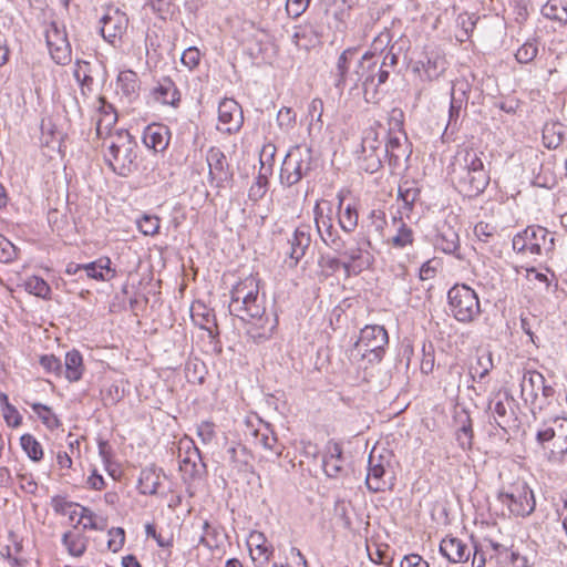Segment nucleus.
<instances>
[{"label": "nucleus", "instance_id": "f8f14e48", "mask_svg": "<svg viewBox=\"0 0 567 567\" xmlns=\"http://www.w3.org/2000/svg\"><path fill=\"white\" fill-rule=\"evenodd\" d=\"M217 128L228 134L236 133L244 123L241 106L234 99H224L218 105Z\"/></svg>", "mask_w": 567, "mask_h": 567}, {"label": "nucleus", "instance_id": "c85d7f7f", "mask_svg": "<svg viewBox=\"0 0 567 567\" xmlns=\"http://www.w3.org/2000/svg\"><path fill=\"white\" fill-rule=\"evenodd\" d=\"M291 41L297 48L309 50L319 42V35L311 25H300L295 28Z\"/></svg>", "mask_w": 567, "mask_h": 567}, {"label": "nucleus", "instance_id": "0eeeda50", "mask_svg": "<svg viewBox=\"0 0 567 567\" xmlns=\"http://www.w3.org/2000/svg\"><path fill=\"white\" fill-rule=\"evenodd\" d=\"M388 343L389 336L385 328L379 324H371L365 326L361 330L353 350L370 363L380 362Z\"/></svg>", "mask_w": 567, "mask_h": 567}, {"label": "nucleus", "instance_id": "dca6fc26", "mask_svg": "<svg viewBox=\"0 0 567 567\" xmlns=\"http://www.w3.org/2000/svg\"><path fill=\"white\" fill-rule=\"evenodd\" d=\"M128 19L125 13L120 10H113L104 14L101 19V34L109 43L114 44L116 39H120L127 28Z\"/></svg>", "mask_w": 567, "mask_h": 567}, {"label": "nucleus", "instance_id": "aec40b11", "mask_svg": "<svg viewBox=\"0 0 567 567\" xmlns=\"http://www.w3.org/2000/svg\"><path fill=\"white\" fill-rule=\"evenodd\" d=\"M344 458L342 456V447L339 443L330 442L327 446V454L322 460V467L327 476L338 477L344 471Z\"/></svg>", "mask_w": 567, "mask_h": 567}, {"label": "nucleus", "instance_id": "9d476101", "mask_svg": "<svg viewBox=\"0 0 567 567\" xmlns=\"http://www.w3.org/2000/svg\"><path fill=\"white\" fill-rule=\"evenodd\" d=\"M498 499L515 516L524 517L535 509L533 491L525 483L514 486L511 492H501Z\"/></svg>", "mask_w": 567, "mask_h": 567}, {"label": "nucleus", "instance_id": "3c124183", "mask_svg": "<svg viewBox=\"0 0 567 567\" xmlns=\"http://www.w3.org/2000/svg\"><path fill=\"white\" fill-rule=\"evenodd\" d=\"M110 112L103 114L96 122V134L102 137L103 134H109L111 127L116 123L117 115L112 105H109Z\"/></svg>", "mask_w": 567, "mask_h": 567}, {"label": "nucleus", "instance_id": "5fc2aeb1", "mask_svg": "<svg viewBox=\"0 0 567 567\" xmlns=\"http://www.w3.org/2000/svg\"><path fill=\"white\" fill-rule=\"evenodd\" d=\"M474 234L482 243H489L496 235V226L488 223L480 221L474 227Z\"/></svg>", "mask_w": 567, "mask_h": 567}, {"label": "nucleus", "instance_id": "0e129e2a", "mask_svg": "<svg viewBox=\"0 0 567 567\" xmlns=\"http://www.w3.org/2000/svg\"><path fill=\"white\" fill-rule=\"evenodd\" d=\"M420 190L415 187H399V197L402 199L404 207L411 209L417 199Z\"/></svg>", "mask_w": 567, "mask_h": 567}, {"label": "nucleus", "instance_id": "4468645a", "mask_svg": "<svg viewBox=\"0 0 567 567\" xmlns=\"http://www.w3.org/2000/svg\"><path fill=\"white\" fill-rule=\"evenodd\" d=\"M383 151L384 155L388 157L389 165L392 167L400 166L404 161H408L412 154L411 144L405 133H389V138Z\"/></svg>", "mask_w": 567, "mask_h": 567}, {"label": "nucleus", "instance_id": "72a5a7b5", "mask_svg": "<svg viewBox=\"0 0 567 567\" xmlns=\"http://www.w3.org/2000/svg\"><path fill=\"white\" fill-rule=\"evenodd\" d=\"M62 543L68 553L74 557H81L87 547V538L83 534L71 530L63 534Z\"/></svg>", "mask_w": 567, "mask_h": 567}, {"label": "nucleus", "instance_id": "c03bdc74", "mask_svg": "<svg viewBox=\"0 0 567 567\" xmlns=\"http://www.w3.org/2000/svg\"><path fill=\"white\" fill-rule=\"evenodd\" d=\"M25 290L42 299H50L51 288L42 278L33 276L25 280Z\"/></svg>", "mask_w": 567, "mask_h": 567}, {"label": "nucleus", "instance_id": "bf43d9fd", "mask_svg": "<svg viewBox=\"0 0 567 567\" xmlns=\"http://www.w3.org/2000/svg\"><path fill=\"white\" fill-rule=\"evenodd\" d=\"M478 18L474 14H468L466 12L458 14L457 17V25L462 29L463 35L468 39L475 29L476 22Z\"/></svg>", "mask_w": 567, "mask_h": 567}, {"label": "nucleus", "instance_id": "a18cd8bd", "mask_svg": "<svg viewBox=\"0 0 567 567\" xmlns=\"http://www.w3.org/2000/svg\"><path fill=\"white\" fill-rule=\"evenodd\" d=\"M437 247L446 254H454L458 248V235L451 228L441 233Z\"/></svg>", "mask_w": 567, "mask_h": 567}, {"label": "nucleus", "instance_id": "4c0bfd02", "mask_svg": "<svg viewBox=\"0 0 567 567\" xmlns=\"http://www.w3.org/2000/svg\"><path fill=\"white\" fill-rule=\"evenodd\" d=\"M545 378L537 371H528L524 374L522 382V393L529 390L530 395L536 399L538 395L539 388L543 386Z\"/></svg>", "mask_w": 567, "mask_h": 567}, {"label": "nucleus", "instance_id": "7ed1b4c3", "mask_svg": "<svg viewBox=\"0 0 567 567\" xmlns=\"http://www.w3.org/2000/svg\"><path fill=\"white\" fill-rule=\"evenodd\" d=\"M482 156V152L473 148H461L447 166L452 185L465 197H477L489 184V169L486 168Z\"/></svg>", "mask_w": 567, "mask_h": 567}, {"label": "nucleus", "instance_id": "8fccbe9b", "mask_svg": "<svg viewBox=\"0 0 567 567\" xmlns=\"http://www.w3.org/2000/svg\"><path fill=\"white\" fill-rule=\"evenodd\" d=\"M248 545L255 546L256 550H258L259 555L264 556L266 560L269 559V556L272 554V549L267 546L266 537L262 533L254 530L250 533L248 538Z\"/></svg>", "mask_w": 567, "mask_h": 567}, {"label": "nucleus", "instance_id": "7c9ffc66", "mask_svg": "<svg viewBox=\"0 0 567 567\" xmlns=\"http://www.w3.org/2000/svg\"><path fill=\"white\" fill-rule=\"evenodd\" d=\"M370 223L368 225V234L362 236V241L368 248L372 247L370 235L374 234L383 238V231L386 226L385 214L382 210L373 209L369 215Z\"/></svg>", "mask_w": 567, "mask_h": 567}, {"label": "nucleus", "instance_id": "4be33fe9", "mask_svg": "<svg viewBox=\"0 0 567 567\" xmlns=\"http://www.w3.org/2000/svg\"><path fill=\"white\" fill-rule=\"evenodd\" d=\"M384 475V465L380 460H375L373 454H370L368 474L365 478L367 487L373 493L384 491L388 486Z\"/></svg>", "mask_w": 567, "mask_h": 567}, {"label": "nucleus", "instance_id": "f704fd0d", "mask_svg": "<svg viewBox=\"0 0 567 567\" xmlns=\"http://www.w3.org/2000/svg\"><path fill=\"white\" fill-rule=\"evenodd\" d=\"M190 312L193 321L200 328L210 330V323L216 326L214 313L203 302H194Z\"/></svg>", "mask_w": 567, "mask_h": 567}, {"label": "nucleus", "instance_id": "680f3d73", "mask_svg": "<svg viewBox=\"0 0 567 567\" xmlns=\"http://www.w3.org/2000/svg\"><path fill=\"white\" fill-rule=\"evenodd\" d=\"M17 257V248L4 237H0V261L10 262Z\"/></svg>", "mask_w": 567, "mask_h": 567}, {"label": "nucleus", "instance_id": "052dcab7", "mask_svg": "<svg viewBox=\"0 0 567 567\" xmlns=\"http://www.w3.org/2000/svg\"><path fill=\"white\" fill-rule=\"evenodd\" d=\"M147 6L161 19H166V16L172 13L173 2L172 0H147Z\"/></svg>", "mask_w": 567, "mask_h": 567}, {"label": "nucleus", "instance_id": "f3484780", "mask_svg": "<svg viewBox=\"0 0 567 567\" xmlns=\"http://www.w3.org/2000/svg\"><path fill=\"white\" fill-rule=\"evenodd\" d=\"M316 225L318 233L322 239V241L333 249L337 252H341L344 249L346 243L338 235V231L334 229L331 219L329 217H324L322 212H319V206H316Z\"/></svg>", "mask_w": 567, "mask_h": 567}, {"label": "nucleus", "instance_id": "20e7f679", "mask_svg": "<svg viewBox=\"0 0 567 567\" xmlns=\"http://www.w3.org/2000/svg\"><path fill=\"white\" fill-rule=\"evenodd\" d=\"M110 138L106 162L114 173L126 177L137 169L136 142L127 131H118Z\"/></svg>", "mask_w": 567, "mask_h": 567}, {"label": "nucleus", "instance_id": "393cba45", "mask_svg": "<svg viewBox=\"0 0 567 567\" xmlns=\"http://www.w3.org/2000/svg\"><path fill=\"white\" fill-rule=\"evenodd\" d=\"M84 372L83 358L80 351L72 349L66 352L62 375L70 382L81 380Z\"/></svg>", "mask_w": 567, "mask_h": 567}, {"label": "nucleus", "instance_id": "ea45409f", "mask_svg": "<svg viewBox=\"0 0 567 567\" xmlns=\"http://www.w3.org/2000/svg\"><path fill=\"white\" fill-rule=\"evenodd\" d=\"M363 246H365V244H363L362 239L360 241H358V246L357 247H353V248H350L348 250H343L340 252L342 254L348 262H351V264H354V265H358L360 267L363 268V266H369L370 265V255L367 252V256H363V252L367 251Z\"/></svg>", "mask_w": 567, "mask_h": 567}, {"label": "nucleus", "instance_id": "49530a36", "mask_svg": "<svg viewBox=\"0 0 567 567\" xmlns=\"http://www.w3.org/2000/svg\"><path fill=\"white\" fill-rule=\"evenodd\" d=\"M456 440L458 442V445L463 450H471L473 445V426H472V420L466 414L465 421L462 423L461 427L457 431Z\"/></svg>", "mask_w": 567, "mask_h": 567}, {"label": "nucleus", "instance_id": "338daca9", "mask_svg": "<svg viewBox=\"0 0 567 567\" xmlns=\"http://www.w3.org/2000/svg\"><path fill=\"white\" fill-rule=\"evenodd\" d=\"M51 505L53 511L60 515H68L70 509L78 506L76 504L69 502L65 497L60 495L52 497Z\"/></svg>", "mask_w": 567, "mask_h": 567}, {"label": "nucleus", "instance_id": "1a4fd4ad", "mask_svg": "<svg viewBox=\"0 0 567 567\" xmlns=\"http://www.w3.org/2000/svg\"><path fill=\"white\" fill-rule=\"evenodd\" d=\"M383 155V142L379 140L378 133L374 130L365 131L361 143L359 167L369 174H373L382 167Z\"/></svg>", "mask_w": 567, "mask_h": 567}, {"label": "nucleus", "instance_id": "cd10ccee", "mask_svg": "<svg viewBox=\"0 0 567 567\" xmlns=\"http://www.w3.org/2000/svg\"><path fill=\"white\" fill-rule=\"evenodd\" d=\"M338 199H339V204H338L339 225L343 229V231L353 233L358 226L359 213H358L355 206L350 205V204L346 206L343 212H341V208H342V205L344 202V197L341 193L338 194Z\"/></svg>", "mask_w": 567, "mask_h": 567}, {"label": "nucleus", "instance_id": "79ce46f5", "mask_svg": "<svg viewBox=\"0 0 567 567\" xmlns=\"http://www.w3.org/2000/svg\"><path fill=\"white\" fill-rule=\"evenodd\" d=\"M446 60L443 56L434 55L427 59L423 65L427 80L433 81L442 75L446 70Z\"/></svg>", "mask_w": 567, "mask_h": 567}, {"label": "nucleus", "instance_id": "4d7b16f0", "mask_svg": "<svg viewBox=\"0 0 567 567\" xmlns=\"http://www.w3.org/2000/svg\"><path fill=\"white\" fill-rule=\"evenodd\" d=\"M110 539L107 542V547L113 553L118 551L125 542V532L122 527H113L109 530Z\"/></svg>", "mask_w": 567, "mask_h": 567}, {"label": "nucleus", "instance_id": "2f4dec72", "mask_svg": "<svg viewBox=\"0 0 567 567\" xmlns=\"http://www.w3.org/2000/svg\"><path fill=\"white\" fill-rule=\"evenodd\" d=\"M117 84L123 95H125L128 100L137 96L140 90V81L136 72L132 70L120 72L117 76Z\"/></svg>", "mask_w": 567, "mask_h": 567}, {"label": "nucleus", "instance_id": "bb28decb", "mask_svg": "<svg viewBox=\"0 0 567 567\" xmlns=\"http://www.w3.org/2000/svg\"><path fill=\"white\" fill-rule=\"evenodd\" d=\"M86 276L96 280H110L115 277V269L111 268V259L107 257L99 258L95 261L83 265Z\"/></svg>", "mask_w": 567, "mask_h": 567}, {"label": "nucleus", "instance_id": "9b49d317", "mask_svg": "<svg viewBox=\"0 0 567 567\" xmlns=\"http://www.w3.org/2000/svg\"><path fill=\"white\" fill-rule=\"evenodd\" d=\"M208 181L216 188L224 187L233 179V171L226 155L218 147H210L206 154Z\"/></svg>", "mask_w": 567, "mask_h": 567}, {"label": "nucleus", "instance_id": "e433bc0d", "mask_svg": "<svg viewBox=\"0 0 567 567\" xmlns=\"http://www.w3.org/2000/svg\"><path fill=\"white\" fill-rule=\"evenodd\" d=\"M20 444L31 461L40 462L43 458V449L33 435L23 434L20 437Z\"/></svg>", "mask_w": 567, "mask_h": 567}, {"label": "nucleus", "instance_id": "b1692460", "mask_svg": "<svg viewBox=\"0 0 567 567\" xmlns=\"http://www.w3.org/2000/svg\"><path fill=\"white\" fill-rule=\"evenodd\" d=\"M162 468L152 465L141 471L138 478L140 492L144 495H154L161 486Z\"/></svg>", "mask_w": 567, "mask_h": 567}, {"label": "nucleus", "instance_id": "58836bf2", "mask_svg": "<svg viewBox=\"0 0 567 567\" xmlns=\"http://www.w3.org/2000/svg\"><path fill=\"white\" fill-rule=\"evenodd\" d=\"M471 91L470 83L464 79H457L452 83L451 102L458 105H467L468 93Z\"/></svg>", "mask_w": 567, "mask_h": 567}, {"label": "nucleus", "instance_id": "f03ea898", "mask_svg": "<svg viewBox=\"0 0 567 567\" xmlns=\"http://www.w3.org/2000/svg\"><path fill=\"white\" fill-rule=\"evenodd\" d=\"M358 48L346 49L338 58L336 64L334 86L341 93L348 89L350 93L361 89L367 103H375L378 87L375 82L377 55L367 51L358 58Z\"/></svg>", "mask_w": 567, "mask_h": 567}, {"label": "nucleus", "instance_id": "c9c22d12", "mask_svg": "<svg viewBox=\"0 0 567 567\" xmlns=\"http://www.w3.org/2000/svg\"><path fill=\"white\" fill-rule=\"evenodd\" d=\"M553 453H567V419H555V435L553 439Z\"/></svg>", "mask_w": 567, "mask_h": 567}, {"label": "nucleus", "instance_id": "5701e85b", "mask_svg": "<svg viewBox=\"0 0 567 567\" xmlns=\"http://www.w3.org/2000/svg\"><path fill=\"white\" fill-rule=\"evenodd\" d=\"M153 95L156 101L172 106H177L181 101V93L169 78H163L158 82L153 90Z\"/></svg>", "mask_w": 567, "mask_h": 567}, {"label": "nucleus", "instance_id": "2eb2a0df", "mask_svg": "<svg viewBox=\"0 0 567 567\" xmlns=\"http://www.w3.org/2000/svg\"><path fill=\"white\" fill-rule=\"evenodd\" d=\"M527 238L528 252L534 256L548 255L554 250L555 238L540 226H528L524 229Z\"/></svg>", "mask_w": 567, "mask_h": 567}, {"label": "nucleus", "instance_id": "6e6d98bb", "mask_svg": "<svg viewBox=\"0 0 567 567\" xmlns=\"http://www.w3.org/2000/svg\"><path fill=\"white\" fill-rule=\"evenodd\" d=\"M537 53V45L532 42H526L517 50L515 58L519 63H529L536 58Z\"/></svg>", "mask_w": 567, "mask_h": 567}, {"label": "nucleus", "instance_id": "ddd939ff", "mask_svg": "<svg viewBox=\"0 0 567 567\" xmlns=\"http://www.w3.org/2000/svg\"><path fill=\"white\" fill-rule=\"evenodd\" d=\"M45 39L51 58L58 64L64 65L71 61V45L64 30L52 23L47 30Z\"/></svg>", "mask_w": 567, "mask_h": 567}, {"label": "nucleus", "instance_id": "6e6552de", "mask_svg": "<svg viewBox=\"0 0 567 567\" xmlns=\"http://www.w3.org/2000/svg\"><path fill=\"white\" fill-rule=\"evenodd\" d=\"M515 399L508 390L498 391L488 402L487 410L491 412L494 423L508 433V430L516 426L517 417L513 409Z\"/></svg>", "mask_w": 567, "mask_h": 567}, {"label": "nucleus", "instance_id": "13d9d810", "mask_svg": "<svg viewBox=\"0 0 567 567\" xmlns=\"http://www.w3.org/2000/svg\"><path fill=\"white\" fill-rule=\"evenodd\" d=\"M138 228L144 235L153 236L158 233L159 218L156 216L144 215L142 219L138 220Z\"/></svg>", "mask_w": 567, "mask_h": 567}, {"label": "nucleus", "instance_id": "f257e3e1", "mask_svg": "<svg viewBox=\"0 0 567 567\" xmlns=\"http://www.w3.org/2000/svg\"><path fill=\"white\" fill-rule=\"evenodd\" d=\"M259 279L249 276L231 289L230 315L248 323L247 336L255 343L270 339L277 326V319L266 312V297L259 295Z\"/></svg>", "mask_w": 567, "mask_h": 567}, {"label": "nucleus", "instance_id": "e2e57ef3", "mask_svg": "<svg viewBox=\"0 0 567 567\" xmlns=\"http://www.w3.org/2000/svg\"><path fill=\"white\" fill-rule=\"evenodd\" d=\"M277 122L281 128L289 130L296 123V113L290 107H282L277 114Z\"/></svg>", "mask_w": 567, "mask_h": 567}, {"label": "nucleus", "instance_id": "de8ad7c7", "mask_svg": "<svg viewBox=\"0 0 567 567\" xmlns=\"http://www.w3.org/2000/svg\"><path fill=\"white\" fill-rule=\"evenodd\" d=\"M268 177L266 173H259L248 190V197L252 202H258L268 190Z\"/></svg>", "mask_w": 567, "mask_h": 567}, {"label": "nucleus", "instance_id": "864d4df0", "mask_svg": "<svg viewBox=\"0 0 567 567\" xmlns=\"http://www.w3.org/2000/svg\"><path fill=\"white\" fill-rule=\"evenodd\" d=\"M493 367L492 357L487 354L485 357L477 358L475 365L471 367L470 373L473 379L477 375L480 380L484 379Z\"/></svg>", "mask_w": 567, "mask_h": 567}, {"label": "nucleus", "instance_id": "6ab92c4d", "mask_svg": "<svg viewBox=\"0 0 567 567\" xmlns=\"http://www.w3.org/2000/svg\"><path fill=\"white\" fill-rule=\"evenodd\" d=\"M311 227L309 225H301L296 228L292 238L288 240L290 245L289 257L292 265L296 266L299 260L306 255L307 249L311 244Z\"/></svg>", "mask_w": 567, "mask_h": 567}, {"label": "nucleus", "instance_id": "423d86ee", "mask_svg": "<svg viewBox=\"0 0 567 567\" xmlns=\"http://www.w3.org/2000/svg\"><path fill=\"white\" fill-rule=\"evenodd\" d=\"M453 317L463 323L473 322L481 315V305L476 292L466 285H455L447 293Z\"/></svg>", "mask_w": 567, "mask_h": 567}, {"label": "nucleus", "instance_id": "603ef678", "mask_svg": "<svg viewBox=\"0 0 567 567\" xmlns=\"http://www.w3.org/2000/svg\"><path fill=\"white\" fill-rule=\"evenodd\" d=\"M39 363L48 373H54L56 377H61L63 373L61 360L53 354L41 355Z\"/></svg>", "mask_w": 567, "mask_h": 567}, {"label": "nucleus", "instance_id": "a19ab883", "mask_svg": "<svg viewBox=\"0 0 567 567\" xmlns=\"http://www.w3.org/2000/svg\"><path fill=\"white\" fill-rule=\"evenodd\" d=\"M31 409L47 427L53 430L60 426V421L50 406L42 403H31Z\"/></svg>", "mask_w": 567, "mask_h": 567}, {"label": "nucleus", "instance_id": "412c9836", "mask_svg": "<svg viewBox=\"0 0 567 567\" xmlns=\"http://www.w3.org/2000/svg\"><path fill=\"white\" fill-rule=\"evenodd\" d=\"M143 142L155 152H162L168 146L169 130L164 125L151 124L143 133Z\"/></svg>", "mask_w": 567, "mask_h": 567}, {"label": "nucleus", "instance_id": "69168bd1", "mask_svg": "<svg viewBox=\"0 0 567 567\" xmlns=\"http://www.w3.org/2000/svg\"><path fill=\"white\" fill-rule=\"evenodd\" d=\"M200 60V52L195 47H189L186 49L181 58V61L184 65H186L189 70L196 68Z\"/></svg>", "mask_w": 567, "mask_h": 567}, {"label": "nucleus", "instance_id": "774afa93", "mask_svg": "<svg viewBox=\"0 0 567 567\" xmlns=\"http://www.w3.org/2000/svg\"><path fill=\"white\" fill-rule=\"evenodd\" d=\"M400 567H430V565L420 555L410 554L403 557Z\"/></svg>", "mask_w": 567, "mask_h": 567}, {"label": "nucleus", "instance_id": "37998d69", "mask_svg": "<svg viewBox=\"0 0 567 567\" xmlns=\"http://www.w3.org/2000/svg\"><path fill=\"white\" fill-rule=\"evenodd\" d=\"M399 228L396 234L389 240V244H391L395 248H404L409 245L413 244L414 236L413 230L404 224L401 219L399 220Z\"/></svg>", "mask_w": 567, "mask_h": 567}, {"label": "nucleus", "instance_id": "39448f33", "mask_svg": "<svg viewBox=\"0 0 567 567\" xmlns=\"http://www.w3.org/2000/svg\"><path fill=\"white\" fill-rule=\"evenodd\" d=\"M313 167L312 151L306 146H295L286 155L281 169L280 183L288 187L298 184Z\"/></svg>", "mask_w": 567, "mask_h": 567}, {"label": "nucleus", "instance_id": "a211bd4d", "mask_svg": "<svg viewBox=\"0 0 567 567\" xmlns=\"http://www.w3.org/2000/svg\"><path fill=\"white\" fill-rule=\"evenodd\" d=\"M440 553L453 564L467 561L471 556L468 546L460 538L452 536L441 540Z\"/></svg>", "mask_w": 567, "mask_h": 567}, {"label": "nucleus", "instance_id": "09e8293b", "mask_svg": "<svg viewBox=\"0 0 567 567\" xmlns=\"http://www.w3.org/2000/svg\"><path fill=\"white\" fill-rule=\"evenodd\" d=\"M323 101L319 97L313 99L308 106V117L310 127L317 126L319 130L322 126Z\"/></svg>", "mask_w": 567, "mask_h": 567}, {"label": "nucleus", "instance_id": "473e14b6", "mask_svg": "<svg viewBox=\"0 0 567 567\" xmlns=\"http://www.w3.org/2000/svg\"><path fill=\"white\" fill-rule=\"evenodd\" d=\"M398 62L399 56L398 53L394 52V47H391L389 49L380 64L379 61L377 60V86H380L381 84H384L388 81L390 71L394 70V68L398 65Z\"/></svg>", "mask_w": 567, "mask_h": 567}, {"label": "nucleus", "instance_id": "c756f323", "mask_svg": "<svg viewBox=\"0 0 567 567\" xmlns=\"http://www.w3.org/2000/svg\"><path fill=\"white\" fill-rule=\"evenodd\" d=\"M565 126L559 122L546 123L543 127V143L548 150H556L564 141Z\"/></svg>", "mask_w": 567, "mask_h": 567}, {"label": "nucleus", "instance_id": "a878e982", "mask_svg": "<svg viewBox=\"0 0 567 567\" xmlns=\"http://www.w3.org/2000/svg\"><path fill=\"white\" fill-rule=\"evenodd\" d=\"M179 468L192 480L200 478L206 474V465L202 462L197 447H194L193 452H188V455L179 462Z\"/></svg>", "mask_w": 567, "mask_h": 567}]
</instances>
